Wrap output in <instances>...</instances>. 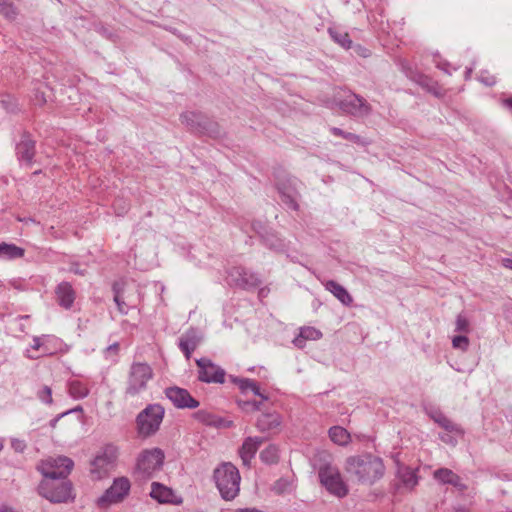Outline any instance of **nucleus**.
Instances as JSON below:
<instances>
[{
	"instance_id": "obj_1",
	"label": "nucleus",
	"mask_w": 512,
	"mask_h": 512,
	"mask_svg": "<svg viewBox=\"0 0 512 512\" xmlns=\"http://www.w3.org/2000/svg\"><path fill=\"white\" fill-rule=\"evenodd\" d=\"M344 471L360 484L373 485L384 476L385 465L380 457L364 453L347 457Z\"/></svg>"
},
{
	"instance_id": "obj_2",
	"label": "nucleus",
	"mask_w": 512,
	"mask_h": 512,
	"mask_svg": "<svg viewBox=\"0 0 512 512\" xmlns=\"http://www.w3.org/2000/svg\"><path fill=\"white\" fill-rule=\"evenodd\" d=\"M213 479L221 497L233 500L240 491V473L231 462H223L214 469Z\"/></svg>"
},
{
	"instance_id": "obj_3",
	"label": "nucleus",
	"mask_w": 512,
	"mask_h": 512,
	"mask_svg": "<svg viewBox=\"0 0 512 512\" xmlns=\"http://www.w3.org/2000/svg\"><path fill=\"white\" fill-rule=\"evenodd\" d=\"M267 400L268 397L258 390V431L269 437L280 433L282 417L276 409L264 406Z\"/></svg>"
},
{
	"instance_id": "obj_4",
	"label": "nucleus",
	"mask_w": 512,
	"mask_h": 512,
	"mask_svg": "<svg viewBox=\"0 0 512 512\" xmlns=\"http://www.w3.org/2000/svg\"><path fill=\"white\" fill-rule=\"evenodd\" d=\"M164 413L160 404H149L136 417L138 433L143 437L154 435L160 428Z\"/></svg>"
},
{
	"instance_id": "obj_5",
	"label": "nucleus",
	"mask_w": 512,
	"mask_h": 512,
	"mask_svg": "<svg viewBox=\"0 0 512 512\" xmlns=\"http://www.w3.org/2000/svg\"><path fill=\"white\" fill-rule=\"evenodd\" d=\"M182 124L195 133L205 134L210 137H219L221 134L218 123L201 112L187 111L180 115Z\"/></svg>"
},
{
	"instance_id": "obj_6",
	"label": "nucleus",
	"mask_w": 512,
	"mask_h": 512,
	"mask_svg": "<svg viewBox=\"0 0 512 512\" xmlns=\"http://www.w3.org/2000/svg\"><path fill=\"white\" fill-rule=\"evenodd\" d=\"M153 377V370L147 363L136 362L130 367L125 395L135 397L146 390L147 383Z\"/></svg>"
},
{
	"instance_id": "obj_7",
	"label": "nucleus",
	"mask_w": 512,
	"mask_h": 512,
	"mask_svg": "<svg viewBox=\"0 0 512 512\" xmlns=\"http://www.w3.org/2000/svg\"><path fill=\"white\" fill-rule=\"evenodd\" d=\"M38 491L41 496L52 503H65L73 499L70 481L56 482V480L43 479Z\"/></svg>"
},
{
	"instance_id": "obj_8",
	"label": "nucleus",
	"mask_w": 512,
	"mask_h": 512,
	"mask_svg": "<svg viewBox=\"0 0 512 512\" xmlns=\"http://www.w3.org/2000/svg\"><path fill=\"white\" fill-rule=\"evenodd\" d=\"M318 474L321 484L329 493L338 498H343L348 494V487L336 466L325 464L320 467Z\"/></svg>"
},
{
	"instance_id": "obj_9",
	"label": "nucleus",
	"mask_w": 512,
	"mask_h": 512,
	"mask_svg": "<svg viewBox=\"0 0 512 512\" xmlns=\"http://www.w3.org/2000/svg\"><path fill=\"white\" fill-rule=\"evenodd\" d=\"M164 457L159 448L144 450L137 459L136 473L142 478H150L162 468Z\"/></svg>"
},
{
	"instance_id": "obj_10",
	"label": "nucleus",
	"mask_w": 512,
	"mask_h": 512,
	"mask_svg": "<svg viewBox=\"0 0 512 512\" xmlns=\"http://www.w3.org/2000/svg\"><path fill=\"white\" fill-rule=\"evenodd\" d=\"M131 484L128 478L114 479L113 484L100 496L96 504L100 509H107L113 504L122 502L129 494Z\"/></svg>"
},
{
	"instance_id": "obj_11",
	"label": "nucleus",
	"mask_w": 512,
	"mask_h": 512,
	"mask_svg": "<svg viewBox=\"0 0 512 512\" xmlns=\"http://www.w3.org/2000/svg\"><path fill=\"white\" fill-rule=\"evenodd\" d=\"M74 466L72 459L66 456H58L49 460L43 461L38 469L43 475L44 479L59 480L65 479L71 472Z\"/></svg>"
},
{
	"instance_id": "obj_12",
	"label": "nucleus",
	"mask_w": 512,
	"mask_h": 512,
	"mask_svg": "<svg viewBox=\"0 0 512 512\" xmlns=\"http://www.w3.org/2000/svg\"><path fill=\"white\" fill-rule=\"evenodd\" d=\"M117 459V449L108 445L104 447L91 462L90 473L96 480H100L108 475L113 469Z\"/></svg>"
},
{
	"instance_id": "obj_13",
	"label": "nucleus",
	"mask_w": 512,
	"mask_h": 512,
	"mask_svg": "<svg viewBox=\"0 0 512 512\" xmlns=\"http://www.w3.org/2000/svg\"><path fill=\"white\" fill-rule=\"evenodd\" d=\"M395 488L402 492H412L419 484V468H412L404 463L396 462Z\"/></svg>"
},
{
	"instance_id": "obj_14",
	"label": "nucleus",
	"mask_w": 512,
	"mask_h": 512,
	"mask_svg": "<svg viewBox=\"0 0 512 512\" xmlns=\"http://www.w3.org/2000/svg\"><path fill=\"white\" fill-rule=\"evenodd\" d=\"M337 105L343 113L358 118L366 117L372 111L370 104L355 93L348 94L339 100Z\"/></svg>"
},
{
	"instance_id": "obj_15",
	"label": "nucleus",
	"mask_w": 512,
	"mask_h": 512,
	"mask_svg": "<svg viewBox=\"0 0 512 512\" xmlns=\"http://www.w3.org/2000/svg\"><path fill=\"white\" fill-rule=\"evenodd\" d=\"M196 364L199 368L198 379L205 383H224L225 371L214 364L208 358H200L196 360Z\"/></svg>"
},
{
	"instance_id": "obj_16",
	"label": "nucleus",
	"mask_w": 512,
	"mask_h": 512,
	"mask_svg": "<svg viewBox=\"0 0 512 512\" xmlns=\"http://www.w3.org/2000/svg\"><path fill=\"white\" fill-rule=\"evenodd\" d=\"M165 395L179 409H194L199 406V401L193 398L184 388L169 387L165 390Z\"/></svg>"
},
{
	"instance_id": "obj_17",
	"label": "nucleus",
	"mask_w": 512,
	"mask_h": 512,
	"mask_svg": "<svg viewBox=\"0 0 512 512\" xmlns=\"http://www.w3.org/2000/svg\"><path fill=\"white\" fill-rule=\"evenodd\" d=\"M150 496L159 503L180 504L181 498L177 497L173 490L159 482L151 484Z\"/></svg>"
},
{
	"instance_id": "obj_18",
	"label": "nucleus",
	"mask_w": 512,
	"mask_h": 512,
	"mask_svg": "<svg viewBox=\"0 0 512 512\" xmlns=\"http://www.w3.org/2000/svg\"><path fill=\"white\" fill-rule=\"evenodd\" d=\"M231 282L243 289H251L256 285V278L243 267H234L229 272Z\"/></svg>"
},
{
	"instance_id": "obj_19",
	"label": "nucleus",
	"mask_w": 512,
	"mask_h": 512,
	"mask_svg": "<svg viewBox=\"0 0 512 512\" xmlns=\"http://www.w3.org/2000/svg\"><path fill=\"white\" fill-rule=\"evenodd\" d=\"M57 303L65 308L70 309L75 301L76 293L69 282H61L55 289Z\"/></svg>"
},
{
	"instance_id": "obj_20",
	"label": "nucleus",
	"mask_w": 512,
	"mask_h": 512,
	"mask_svg": "<svg viewBox=\"0 0 512 512\" xmlns=\"http://www.w3.org/2000/svg\"><path fill=\"white\" fill-rule=\"evenodd\" d=\"M295 182L296 180L293 179L289 180L290 184L288 186L285 184H279L278 191L283 203L286 204L288 208L297 211L299 209V205L297 202L298 192L295 188Z\"/></svg>"
},
{
	"instance_id": "obj_21",
	"label": "nucleus",
	"mask_w": 512,
	"mask_h": 512,
	"mask_svg": "<svg viewBox=\"0 0 512 512\" xmlns=\"http://www.w3.org/2000/svg\"><path fill=\"white\" fill-rule=\"evenodd\" d=\"M35 141L28 135H23L21 141L16 146V154L20 161H25L27 164H32L35 156Z\"/></svg>"
},
{
	"instance_id": "obj_22",
	"label": "nucleus",
	"mask_w": 512,
	"mask_h": 512,
	"mask_svg": "<svg viewBox=\"0 0 512 512\" xmlns=\"http://www.w3.org/2000/svg\"><path fill=\"white\" fill-rule=\"evenodd\" d=\"M193 417L200 423L216 428L230 427L232 422L217 416L207 410H199L193 414Z\"/></svg>"
},
{
	"instance_id": "obj_23",
	"label": "nucleus",
	"mask_w": 512,
	"mask_h": 512,
	"mask_svg": "<svg viewBox=\"0 0 512 512\" xmlns=\"http://www.w3.org/2000/svg\"><path fill=\"white\" fill-rule=\"evenodd\" d=\"M324 287L344 306L350 307L352 305L353 297L344 286L334 280H328L324 283Z\"/></svg>"
},
{
	"instance_id": "obj_24",
	"label": "nucleus",
	"mask_w": 512,
	"mask_h": 512,
	"mask_svg": "<svg viewBox=\"0 0 512 512\" xmlns=\"http://www.w3.org/2000/svg\"><path fill=\"white\" fill-rule=\"evenodd\" d=\"M434 478L441 484H450L460 490H465L467 487L462 483L461 478L448 468H439L433 473Z\"/></svg>"
},
{
	"instance_id": "obj_25",
	"label": "nucleus",
	"mask_w": 512,
	"mask_h": 512,
	"mask_svg": "<svg viewBox=\"0 0 512 512\" xmlns=\"http://www.w3.org/2000/svg\"><path fill=\"white\" fill-rule=\"evenodd\" d=\"M239 456L242 464L247 467H251L252 460L256 455V438L247 437L241 447L239 448Z\"/></svg>"
},
{
	"instance_id": "obj_26",
	"label": "nucleus",
	"mask_w": 512,
	"mask_h": 512,
	"mask_svg": "<svg viewBox=\"0 0 512 512\" xmlns=\"http://www.w3.org/2000/svg\"><path fill=\"white\" fill-rule=\"evenodd\" d=\"M200 339L195 333H187L179 340V348L184 353L187 360L191 358L192 352L197 348Z\"/></svg>"
},
{
	"instance_id": "obj_27",
	"label": "nucleus",
	"mask_w": 512,
	"mask_h": 512,
	"mask_svg": "<svg viewBox=\"0 0 512 512\" xmlns=\"http://www.w3.org/2000/svg\"><path fill=\"white\" fill-rule=\"evenodd\" d=\"M322 337L320 330L314 327H303L300 329L299 335L293 340L298 348H303L307 340H318Z\"/></svg>"
},
{
	"instance_id": "obj_28",
	"label": "nucleus",
	"mask_w": 512,
	"mask_h": 512,
	"mask_svg": "<svg viewBox=\"0 0 512 512\" xmlns=\"http://www.w3.org/2000/svg\"><path fill=\"white\" fill-rule=\"evenodd\" d=\"M433 420L441 426L443 429H445L448 432H452L458 435H463L464 430L462 427L453 421H451L449 418H447L444 414L441 412H435L432 415Z\"/></svg>"
},
{
	"instance_id": "obj_29",
	"label": "nucleus",
	"mask_w": 512,
	"mask_h": 512,
	"mask_svg": "<svg viewBox=\"0 0 512 512\" xmlns=\"http://www.w3.org/2000/svg\"><path fill=\"white\" fill-rule=\"evenodd\" d=\"M331 441L339 446H346L351 441L350 433L341 426H333L328 431Z\"/></svg>"
},
{
	"instance_id": "obj_30",
	"label": "nucleus",
	"mask_w": 512,
	"mask_h": 512,
	"mask_svg": "<svg viewBox=\"0 0 512 512\" xmlns=\"http://www.w3.org/2000/svg\"><path fill=\"white\" fill-rule=\"evenodd\" d=\"M328 33L332 40L342 48L348 50L352 46V40L347 32L334 27L328 28Z\"/></svg>"
},
{
	"instance_id": "obj_31",
	"label": "nucleus",
	"mask_w": 512,
	"mask_h": 512,
	"mask_svg": "<svg viewBox=\"0 0 512 512\" xmlns=\"http://www.w3.org/2000/svg\"><path fill=\"white\" fill-rule=\"evenodd\" d=\"M260 459L266 465L277 464L280 459L279 448L275 444L268 445L260 452Z\"/></svg>"
},
{
	"instance_id": "obj_32",
	"label": "nucleus",
	"mask_w": 512,
	"mask_h": 512,
	"mask_svg": "<svg viewBox=\"0 0 512 512\" xmlns=\"http://www.w3.org/2000/svg\"><path fill=\"white\" fill-rule=\"evenodd\" d=\"M24 255V249L15 244L0 243V257L6 259H16Z\"/></svg>"
},
{
	"instance_id": "obj_33",
	"label": "nucleus",
	"mask_w": 512,
	"mask_h": 512,
	"mask_svg": "<svg viewBox=\"0 0 512 512\" xmlns=\"http://www.w3.org/2000/svg\"><path fill=\"white\" fill-rule=\"evenodd\" d=\"M68 392L75 399H83L88 396V387L79 380H72L68 383Z\"/></svg>"
},
{
	"instance_id": "obj_34",
	"label": "nucleus",
	"mask_w": 512,
	"mask_h": 512,
	"mask_svg": "<svg viewBox=\"0 0 512 512\" xmlns=\"http://www.w3.org/2000/svg\"><path fill=\"white\" fill-rule=\"evenodd\" d=\"M0 13L9 20L16 18L17 9L12 0H0Z\"/></svg>"
},
{
	"instance_id": "obj_35",
	"label": "nucleus",
	"mask_w": 512,
	"mask_h": 512,
	"mask_svg": "<svg viewBox=\"0 0 512 512\" xmlns=\"http://www.w3.org/2000/svg\"><path fill=\"white\" fill-rule=\"evenodd\" d=\"M112 290L114 292V302L117 305L118 311L121 314H124V315L127 314V309H126L127 306H126V303L122 299V287L120 286L119 283H114L112 286Z\"/></svg>"
},
{
	"instance_id": "obj_36",
	"label": "nucleus",
	"mask_w": 512,
	"mask_h": 512,
	"mask_svg": "<svg viewBox=\"0 0 512 512\" xmlns=\"http://www.w3.org/2000/svg\"><path fill=\"white\" fill-rule=\"evenodd\" d=\"M330 132L334 135V136H338V137H342L352 143H356V144H362V140H361V137L357 134H354V133H350V132H345L343 131L342 129L338 128V127H332L330 128Z\"/></svg>"
},
{
	"instance_id": "obj_37",
	"label": "nucleus",
	"mask_w": 512,
	"mask_h": 512,
	"mask_svg": "<svg viewBox=\"0 0 512 512\" xmlns=\"http://www.w3.org/2000/svg\"><path fill=\"white\" fill-rule=\"evenodd\" d=\"M263 242L271 249L280 250L284 248V242L275 233L267 234L263 237Z\"/></svg>"
},
{
	"instance_id": "obj_38",
	"label": "nucleus",
	"mask_w": 512,
	"mask_h": 512,
	"mask_svg": "<svg viewBox=\"0 0 512 512\" xmlns=\"http://www.w3.org/2000/svg\"><path fill=\"white\" fill-rule=\"evenodd\" d=\"M292 489V481L287 478L278 479L272 487V490L277 494H284Z\"/></svg>"
},
{
	"instance_id": "obj_39",
	"label": "nucleus",
	"mask_w": 512,
	"mask_h": 512,
	"mask_svg": "<svg viewBox=\"0 0 512 512\" xmlns=\"http://www.w3.org/2000/svg\"><path fill=\"white\" fill-rule=\"evenodd\" d=\"M233 381L238 384L239 389L243 394L247 393L248 391L253 392L254 395H256V383H254L250 379H244V378H235Z\"/></svg>"
},
{
	"instance_id": "obj_40",
	"label": "nucleus",
	"mask_w": 512,
	"mask_h": 512,
	"mask_svg": "<svg viewBox=\"0 0 512 512\" xmlns=\"http://www.w3.org/2000/svg\"><path fill=\"white\" fill-rule=\"evenodd\" d=\"M37 398L44 404L51 405L53 403L52 389L44 385L37 391Z\"/></svg>"
},
{
	"instance_id": "obj_41",
	"label": "nucleus",
	"mask_w": 512,
	"mask_h": 512,
	"mask_svg": "<svg viewBox=\"0 0 512 512\" xmlns=\"http://www.w3.org/2000/svg\"><path fill=\"white\" fill-rule=\"evenodd\" d=\"M452 346L454 349H459L463 352L468 350L469 339L465 335H457L452 338Z\"/></svg>"
},
{
	"instance_id": "obj_42",
	"label": "nucleus",
	"mask_w": 512,
	"mask_h": 512,
	"mask_svg": "<svg viewBox=\"0 0 512 512\" xmlns=\"http://www.w3.org/2000/svg\"><path fill=\"white\" fill-rule=\"evenodd\" d=\"M469 326L470 325L468 319L462 314H459L455 322V331L466 333L469 331Z\"/></svg>"
},
{
	"instance_id": "obj_43",
	"label": "nucleus",
	"mask_w": 512,
	"mask_h": 512,
	"mask_svg": "<svg viewBox=\"0 0 512 512\" xmlns=\"http://www.w3.org/2000/svg\"><path fill=\"white\" fill-rule=\"evenodd\" d=\"M32 100L35 105H39V106L44 105L47 102L46 97H45V92L42 91L40 88H36L34 90Z\"/></svg>"
},
{
	"instance_id": "obj_44",
	"label": "nucleus",
	"mask_w": 512,
	"mask_h": 512,
	"mask_svg": "<svg viewBox=\"0 0 512 512\" xmlns=\"http://www.w3.org/2000/svg\"><path fill=\"white\" fill-rule=\"evenodd\" d=\"M238 404L239 406L243 409V410H246V411H255L256 410V401L255 400H252V401H245V400H241L239 399L238 400Z\"/></svg>"
},
{
	"instance_id": "obj_45",
	"label": "nucleus",
	"mask_w": 512,
	"mask_h": 512,
	"mask_svg": "<svg viewBox=\"0 0 512 512\" xmlns=\"http://www.w3.org/2000/svg\"><path fill=\"white\" fill-rule=\"evenodd\" d=\"M11 447L19 453H22L26 448V443L23 440L20 439H12L11 440Z\"/></svg>"
},
{
	"instance_id": "obj_46",
	"label": "nucleus",
	"mask_w": 512,
	"mask_h": 512,
	"mask_svg": "<svg viewBox=\"0 0 512 512\" xmlns=\"http://www.w3.org/2000/svg\"><path fill=\"white\" fill-rule=\"evenodd\" d=\"M114 208L118 215H123L128 209V205L121 199L114 202Z\"/></svg>"
},
{
	"instance_id": "obj_47",
	"label": "nucleus",
	"mask_w": 512,
	"mask_h": 512,
	"mask_svg": "<svg viewBox=\"0 0 512 512\" xmlns=\"http://www.w3.org/2000/svg\"><path fill=\"white\" fill-rule=\"evenodd\" d=\"M68 414H69V412H64V413L59 414L57 417L53 418V419L50 421V423H49L50 427H51L52 429H54V428L56 427V425H57L58 421L60 420V418H62V417H64V416H66V415H68Z\"/></svg>"
},
{
	"instance_id": "obj_48",
	"label": "nucleus",
	"mask_w": 512,
	"mask_h": 512,
	"mask_svg": "<svg viewBox=\"0 0 512 512\" xmlns=\"http://www.w3.org/2000/svg\"><path fill=\"white\" fill-rule=\"evenodd\" d=\"M502 263L503 265L506 267V268H509L512 270V259L511 258H505L502 260Z\"/></svg>"
},
{
	"instance_id": "obj_49",
	"label": "nucleus",
	"mask_w": 512,
	"mask_h": 512,
	"mask_svg": "<svg viewBox=\"0 0 512 512\" xmlns=\"http://www.w3.org/2000/svg\"><path fill=\"white\" fill-rule=\"evenodd\" d=\"M482 81L486 84V85H494L496 83V80L493 76L489 77V78H486V79H482Z\"/></svg>"
},
{
	"instance_id": "obj_50",
	"label": "nucleus",
	"mask_w": 512,
	"mask_h": 512,
	"mask_svg": "<svg viewBox=\"0 0 512 512\" xmlns=\"http://www.w3.org/2000/svg\"><path fill=\"white\" fill-rule=\"evenodd\" d=\"M118 349H119V344H118V343H114V344L110 345V346L107 348V350H108V351H115V352H117V351H118Z\"/></svg>"
},
{
	"instance_id": "obj_51",
	"label": "nucleus",
	"mask_w": 512,
	"mask_h": 512,
	"mask_svg": "<svg viewBox=\"0 0 512 512\" xmlns=\"http://www.w3.org/2000/svg\"><path fill=\"white\" fill-rule=\"evenodd\" d=\"M33 342H34V344L32 345V347L34 349H39V347L41 346L40 339L39 338H34Z\"/></svg>"
},
{
	"instance_id": "obj_52",
	"label": "nucleus",
	"mask_w": 512,
	"mask_h": 512,
	"mask_svg": "<svg viewBox=\"0 0 512 512\" xmlns=\"http://www.w3.org/2000/svg\"><path fill=\"white\" fill-rule=\"evenodd\" d=\"M504 105L512 111V98L506 99Z\"/></svg>"
},
{
	"instance_id": "obj_53",
	"label": "nucleus",
	"mask_w": 512,
	"mask_h": 512,
	"mask_svg": "<svg viewBox=\"0 0 512 512\" xmlns=\"http://www.w3.org/2000/svg\"><path fill=\"white\" fill-rule=\"evenodd\" d=\"M235 512H256V508L238 509Z\"/></svg>"
},
{
	"instance_id": "obj_54",
	"label": "nucleus",
	"mask_w": 512,
	"mask_h": 512,
	"mask_svg": "<svg viewBox=\"0 0 512 512\" xmlns=\"http://www.w3.org/2000/svg\"><path fill=\"white\" fill-rule=\"evenodd\" d=\"M77 411L82 412V407H81V406H78V407H76V408H74V409L69 410L68 412H69V414H70V413H72V412H77Z\"/></svg>"
},
{
	"instance_id": "obj_55",
	"label": "nucleus",
	"mask_w": 512,
	"mask_h": 512,
	"mask_svg": "<svg viewBox=\"0 0 512 512\" xmlns=\"http://www.w3.org/2000/svg\"><path fill=\"white\" fill-rule=\"evenodd\" d=\"M266 293H265V290L264 289H261L260 291H258V296H265Z\"/></svg>"
},
{
	"instance_id": "obj_56",
	"label": "nucleus",
	"mask_w": 512,
	"mask_h": 512,
	"mask_svg": "<svg viewBox=\"0 0 512 512\" xmlns=\"http://www.w3.org/2000/svg\"><path fill=\"white\" fill-rule=\"evenodd\" d=\"M3 440L0 438V451L3 449Z\"/></svg>"
}]
</instances>
